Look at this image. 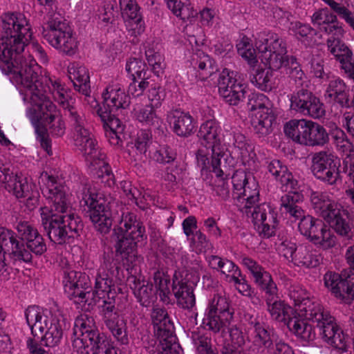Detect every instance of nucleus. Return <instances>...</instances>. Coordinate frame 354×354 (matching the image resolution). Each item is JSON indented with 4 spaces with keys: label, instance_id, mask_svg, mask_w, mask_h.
<instances>
[{
    "label": "nucleus",
    "instance_id": "49530a36",
    "mask_svg": "<svg viewBox=\"0 0 354 354\" xmlns=\"http://www.w3.org/2000/svg\"><path fill=\"white\" fill-rule=\"evenodd\" d=\"M53 97L63 107L65 111V115L68 118V122L83 115L77 111L74 105L75 99L70 95L65 85Z\"/></svg>",
    "mask_w": 354,
    "mask_h": 354
},
{
    "label": "nucleus",
    "instance_id": "b1692460",
    "mask_svg": "<svg viewBox=\"0 0 354 354\" xmlns=\"http://www.w3.org/2000/svg\"><path fill=\"white\" fill-rule=\"evenodd\" d=\"M312 172L319 180L328 185H336L340 181V174L335 156L326 151H320L312 155Z\"/></svg>",
    "mask_w": 354,
    "mask_h": 354
},
{
    "label": "nucleus",
    "instance_id": "338daca9",
    "mask_svg": "<svg viewBox=\"0 0 354 354\" xmlns=\"http://www.w3.org/2000/svg\"><path fill=\"white\" fill-rule=\"evenodd\" d=\"M106 159L101 160L100 163L89 167L99 166V169L97 171V175L99 178L102 179V183H104L106 186L111 187L115 185V178L112 172L111 166L105 161Z\"/></svg>",
    "mask_w": 354,
    "mask_h": 354
},
{
    "label": "nucleus",
    "instance_id": "603ef678",
    "mask_svg": "<svg viewBox=\"0 0 354 354\" xmlns=\"http://www.w3.org/2000/svg\"><path fill=\"white\" fill-rule=\"evenodd\" d=\"M273 70L268 66V69L257 71L256 74L251 77V82L263 91H271L274 85Z\"/></svg>",
    "mask_w": 354,
    "mask_h": 354
},
{
    "label": "nucleus",
    "instance_id": "473e14b6",
    "mask_svg": "<svg viewBox=\"0 0 354 354\" xmlns=\"http://www.w3.org/2000/svg\"><path fill=\"white\" fill-rule=\"evenodd\" d=\"M324 97L328 103H336L341 107L350 106L347 86L339 77H333L329 80Z\"/></svg>",
    "mask_w": 354,
    "mask_h": 354
},
{
    "label": "nucleus",
    "instance_id": "423d86ee",
    "mask_svg": "<svg viewBox=\"0 0 354 354\" xmlns=\"http://www.w3.org/2000/svg\"><path fill=\"white\" fill-rule=\"evenodd\" d=\"M41 222L49 239L62 245L80 236L83 230L81 218L75 214H49V209L41 207Z\"/></svg>",
    "mask_w": 354,
    "mask_h": 354
},
{
    "label": "nucleus",
    "instance_id": "8fccbe9b",
    "mask_svg": "<svg viewBox=\"0 0 354 354\" xmlns=\"http://www.w3.org/2000/svg\"><path fill=\"white\" fill-rule=\"evenodd\" d=\"M154 108L151 105L138 106L133 109L134 117L145 125L157 128L160 124V119L157 116Z\"/></svg>",
    "mask_w": 354,
    "mask_h": 354
},
{
    "label": "nucleus",
    "instance_id": "0e129e2a",
    "mask_svg": "<svg viewBox=\"0 0 354 354\" xmlns=\"http://www.w3.org/2000/svg\"><path fill=\"white\" fill-rule=\"evenodd\" d=\"M190 246L197 253L206 252L212 245L207 236L201 230H197L190 239Z\"/></svg>",
    "mask_w": 354,
    "mask_h": 354
},
{
    "label": "nucleus",
    "instance_id": "c756f323",
    "mask_svg": "<svg viewBox=\"0 0 354 354\" xmlns=\"http://www.w3.org/2000/svg\"><path fill=\"white\" fill-rule=\"evenodd\" d=\"M168 120L174 133L180 137L187 138L195 131L194 118L189 113L179 109L172 110L168 114Z\"/></svg>",
    "mask_w": 354,
    "mask_h": 354
},
{
    "label": "nucleus",
    "instance_id": "69168bd1",
    "mask_svg": "<svg viewBox=\"0 0 354 354\" xmlns=\"http://www.w3.org/2000/svg\"><path fill=\"white\" fill-rule=\"evenodd\" d=\"M288 28L299 39H307L316 34L315 30L309 24H302L299 21H290Z\"/></svg>",
    "mask_w": 354,
    "mask_h": 354
},
{
    "label": "nucleus",
    "instance_id": "f03ea898",
    "mask_svg": "<svg viewBox=\"0 0 354 354\" xmlns=\"http://www.w3.org/2000/svg\"><path fill=\"white\" fill-rule=\"evenodd\" d=\"M20 93L24 102L32 107L28 109L27 116L35 127L36 139L48 155H52L51 140L48 129L39 124L40 120L48 126L52 136L61 137L65 133L66 127L55 104L47 97L46 90L39 79L29 78L19 82Z\"/></svg>",
    "mask_w": 354,
    "mask_h": 354
},
{
    "label": "nucleus",
    "instance_id": "37998d69",
    "mask_svg": "<svg viewBox=\"0 0 354 354\" xmlns=\"http://www.w3.org/2000/svg\"><path fill=\"white\" fill-rule=\"evenodd\" d=\"M282 66L285 68L286 73L295 82L297 89L308 87L309 82L307 77L295 57L286 56V59L283 62Z\"/></svg>",
    "mask_w": 354,
    "mask_h": 354
},
{
    "label": "nucleus",
    "instance_id": "13d9d810",
    "mask_svg": "<svg viewBox=\"0 0 354 354\" xmlns=\"http://www.w3.org/2000/svg\"><path fill=\"white\" fill-rule=\"evenodd\" d=\"M151 143V134L148 131L141 130L137 135L132 150L136 151L137 159L142 160Z\"/></svg>",
    "mask_w": 354,
    "mask_h": 354
},
{
    "label": "nucleus",
    "instance_id": "7c9ffc66",
    "mask_svg": "<svg viewBox=\"0 0 354 354\" xmlns=\"http://www.w3.org/2000/svg\"><path fill=\"white\" fill-rule=\"evenodd\" d=\"M118 223V226L113 230L117 233L127 234V236H133L136 239L147 238L145 228L137 219L135 214L129 211L123 212Z\"/></svg>",
    "mask_w": 354,
    "mask_h": 354
},
{
    "label": "nucleus",
    "instance_id": "dca6fc26",
    "mask_svg": "<svg viewBox=\"0 0 354 354\" xmlns=\"http://www.w3.org/2000/svg\"><path fill=\"white\" fill-rule=\"evenodd\" d=\"M269 100L263 93H253L248 96V108L254 111L252 118V125L259 137L265 136L272 131L275 116L268 107Z\"/></svg>",
    "mask_w": 354,
    "mask_h": 354
},
{
    "label": "nucleus",
    "instance_id": "393cba45",
    "mask_svg": "<svg viewBox=\"0 0 354 354\" xmlns=\"http://www.w3.org/2000/svg\"><path fill=\"white\" fill-rule=\"evenodd\" d=\"M264 40L265 43L258 47L262 62L271 68H280L286 56L285 42L274 32H268Z\"/></svg>",
    "mask_w": 354,
    "mask_h": 354
},
{
    "label": "nucleus",
    "instance_id": "0eeeda50",
    "mask_svg": "<svg viewBox=\"0 0 354 354\" xmlns=\"http://www.w3.org/2000/svg\"><path fill=\"white\" fill-rule=\"evenodd\" d=\"M43 27L44 38L55 48L66 55H73L78 49V41L62 15L49 12Z\"/></svg>",
    "mask_w": 354,
    "mask_h": 354
},
{
    "label": "nucleus",
    "instance_id": "3c124183",
    "mask_svg": "<svg viewBox=\"0 0 354 354\" xmlns=\"http://www.w3.org/2000/svg\"><path fill=\"white\" fill-rule=\"evenodd\" d=\"M167 5L174 15L183 21L189 20L197 15V12L191 6L189 0H169Z\"/></svg>",
    "mask_w": 354,
    "mask_h": 354
},
{
    "label": "nucleus",
    "instance_id": "4be33fe9",
    "mask_svg": "<svg viewBox=\"0 0 354 354\" xmlns=\"http://www.w3.org/2000/svg\"><path fill=\"white\" fill-rule=\"evenodd\" d=\"M198 279V275H192L188 272L174 273L172 279V291L179 307L189 310L195 306L194 289Z\"/></svg>",
    "mask_w": 354,
    "mask_h": 354
},
{
    "label": "nucleus",
    "instance_id": "58836bf2",
    "mask_svg": "<svg viewBox=\"0 0 354 354\" xmlns=\"http://www.w3.org/2000/svg\"><path fill=\"white\" fill-rule=\"evenodd\" d=\"M2 181L5 183V188L17 198H25L33 189L34 185L29 184L26 178L17 174H6Z\"/></svg>",
    "mask_w": 354,
    "mask_h": 354
},
{
    "label": "nucleus",
    "instance_id": "4d7b16f0",
    "mask_svg": "<svg viewBox=\"0 0 354 354\" xmlns=\"http://www.w3.org/2000/svg\"><path fill=\"white\" fill-rule=\"evenodd\" d=\"M153 281L159 291V296L165 304H169L171 291L169 288L170 279L164 272L156 270L153 273Z\"/></svg>",
    "mask_w": 354,
    "mask_h": 354
},
{
    "label": "nucleus",
    "instance_id": "f8f14e48",
    "mask_svg": "<svg viewBox=\"0 0 354 354\" xmlns=\"http://www.w3.org/2000/svg\"><path fill=\"white\" fill-rule=\"evenodd\" d=\"M283 131L295 142L308 147H323L329 142V135L321 124L305 119L290 120Z\"/></svg>",
    "mask_w": 354,
    "mask_h": 354
},
{
    "label": "nucleus",
    "instance_id": "20e7f679",
    "mask_svg": "<svg viewBox=\"0 0 354 354\" xmlns=\"http://www.w3.org/2000/svg\"><path fill=\"white\" fill-rule=\"evenodd\" d=\"M121 270L120 266L113 257L112 252H104L103 261L95 277L93 292L86 291L80 281L77 279V275H79V278L82 277L81 272L70 270L64 272L63 279L64 292L70 300L82 308H85L86 304L88 306H92L93 305V297L94 295L100 298L101 296L105 295L116 293L115 286L118 281L122 280Z\"/></svg>",
    "mask_w": 354,
    "mask_h": 354
},
{
    "label": "nucleus",
    "instance_id": "a211bd4d",
    "mask_svg": "<svg viewBox=\"0 0 354 354\" xmlns=\"http://www.w3.org/2000/svg\"><path fill=\"white\" fill-rule=\"evenodd\" d=\"M101 296L102 304L100 313L104 325L111 332L114 338L122 345L129 344L127 326L124 319L120 317V314L115 307L116 293Z\"/></svg>",
    "mask_w": 354,
    "mask_h": 354
},
{
    "label": "nucleus",
    "instance_id": "a18cd8bd",
    "mask_svg": "<svg viewBox=\"0 0 354 354\" xmlns=\"http://www.w3.org/2000/svg\"><path fill=\"white\" fill-rule=\"evenodd\" d=\"M133 293L138 301L142 306H149L153 303L155 292L153 284L147 281L133 279Z\"/></svg>",
    "mask_w": 354,
    "mask_h": 354
},
{
    "label": "nucleus",
    "instance_id": "9d476101",
    "mask_svg": "<svg viewBox=\"0 0 354 354\" xmlns=\"http://www.w3.org/2000/svg\"><path fill=\"white\" fill-rule=\"evenodd\" d=\"M310 201L315 212L328 223L338 234L347 239L352 236L351 227L343 217L344 210L332 194L314 192L310 195Z\"/></svg>",
    "mask_w": 354,
    "mask_h": 354
},
{
    "label": "nucleus",
    "instance_id": "6e6d98bb",
    "mask_svg": "<svg viewBox=\"0 0 354 354\" xmlns=\"http://www.w3.org/2000/svg\"><path fill=\"white\" fill-rule=\"evenodd\" d=\"M196 64L198 68L196 77L202 81L207 80L218 71L215 62L207 55L203 54Z\"/></svg>",
    "mask_w": 354,
    "mask_h": 354
},
{
    "label": "nucleus",
    "instance_id": "4c0bfd02",
    "mask_svg": "<svg viewBox=\"0 0 354 354\" xmlns=\"http://www.w3.org/2000/svg\"><path fill=\"white\" fill-rule=\"evenodd\" d=\"M268 172L279 181L282 188L295 189L297 185V181L294 179L292 174L288 171L286 165L279 160H272L267 162Z\"/></svg>",
    "mask_w": 354,
    "mask_h": 354
},
{
    "label": "nucleus",
    "instance_id": "864d4df0",
    "mask_svg": "<svg viewBox=\"0 0 354 354\" xmlns=\"http://www.w3.org/2000/svg\"><path fill=\"white\" fill-rule=\"evenodd\" d=\"M332 138L337 149L346 157L354 156V145L347 138L346 133L339 128L332 132Z\"/></svg>",
    "mask_w": 354,
    "mask_h": 354
},
{
    "label": "nucleus",
    "instance_id": "2eb2a0df",
    "mask_svg": "<svg viewBox=\"0 0 354 354\" xmlns=\"http://www.w3.org/2000/svg\"><path fill=\"white\" fill-rule=\"evenodd\" d=\"M39 183L43 195L52 203L49 214H73L65 187L57 178L47 172H42L39 178Z\"/></svg>",
    "mask_w": 354,
    "mask_h": 354
},
{
    "label": "nucleus",
    "instance_id": "c9c22d12",
    "mask_svg": "<svg viewBox=\"0 0 354 354\" xmlns=\"http://www.w3.org/2000/svg\"><path fill=\"white\" fill-rule=\"evenodd\" d=\"M289 297L293 300L295 305L298 306L299 317H304L310 321L308 310L316 305L323 306L317 302H313L309 299V294L300 286L293 285L289 288Z\"/></svg>",
    "mask_w": 354,
    "mask_h": 354
},
{
    "label": "nucleus",
    "instance_id": "6e6552de",
    "mask_svg": "<svg viewBox=\"0 0 354 354\" xmlns=\"http://www.w3.org/2000/svg\"><path fill=\"white\" fill-rule=\"evenodd\" d=\"M80 206L87 207L95 228L101 234H107L112 226V214L109 203L95 193L91 185L82 184L77 192Z\"/></svg>",
    "mask_w": 354,
    "mask_h": 354
},
{
    "label": "nucleus",
    "instance_id": "f704fd0d",
    "mask_svg": "<svg viewBox=\"0 0 354 354\" xmlns=\"http://www.w3.org/2000/svg\"><path fill=\"white\" fill-rule=\"evenodd\" d=\"M104 105L109 108L126 109L130 104V97L122 89L119 84H111L106 86L102 93Z\"/></svg>",
    "mask_w": 354,
    "mask_h": 354
},
{
    "label": "nucleus",
    "instance_id": "412c9836",
    "mask_svg": "<svg viewBox=\"0 0 354 354\" xmlns=\"http://www.w3.org/2000/svg\"><path fill=\"white\" fill-rule=\"evenodd\" d=\"M6 248H11L10 258L14 261L17 260H28L30 258L29 252H26L21 244L15 232L0 226V277L6 279L8 278L9 266L5 262Z\"/></svg>",
    "mask_w": 354,
    "mask_h": 354
},
{
    "label": "nucleus",
    "instance_id": "bf43d9fd",
    "mask_svg": "<svg viewBox=\"0 0 354 354\" xmlns=\"http://www.w3.org/2000/svg\"><path fill=\"white\" fill-rule=\"evenodd\" d=\"M180 263L185 270L182 272L176 271L175 273L188 272L192 275H198V272L202 270L203 266L201 261L198 260L194 255H190L185 252H180Z\"/></svg>",
    "mask_w": 354,
    "mask_h": 354
},
{
    "label": "nucleus",
    "instance_id": "de8ad7c7",
    "mask_svg": "<svg viewBox=\"0 0 354 354\" xmlns=\"http://www.w3.org/2000/svg\"><path fill=\"white\" fill-rule=\"evenodd\" d=\"M190 337L198 354H217L212 347L210 336L204 330L196 328L192 330Z\"/></svg>",
    "mask_w": 354,
    "mask_h": 354
},
{
    "label": "nucleus",
    "instance_id": "bb28decb",
    "mask_svg": "<svg viewBox=\"0 0 354 354\" xmlns=\"http://www.w3.org/2000/svg\"><path fill=\"white\" fill-rule=\"evenodd\" d=\"M234 73L224 68L218 80L220 95L230 105H237L243 100L245 94V85L238 80Z\"/></svg>",
    "mask_w": 354,
    "mask_h": 354
},
{
    "label": "nucleus",
    "instance_id": "052dcab7",
    "mask_svg": "<svg viewBox=\"0 0 354 354\" xmlns=\"http://www.w3.org/2000/svg\"><path fill=\"white\" fill-rule=\"evenodd\" d=\"M237 51L240 56L245 59L250 66H254L257 62L256 50L248 38L243 37L236 44Z\"/></svg>",
    "mask_w": 354,
    "mask_h": 354
},
{
    "label": "nucleus",
    "instance_id": "c03bdc74",
    "mask_svg": "<svg viewBox=\"0 0 354 354\" xmlns=\"http://www.w3.org/2000/svg\"><path fill=\"white\" fill-rule=\"evenodd\" d=\"M233 318V313H224L223 315L216 313V311L206 310L203 319L204 328H207L214 333H218L227 327Z\"/></svg>",
    "mask_w": 354,
    "mask_h": 354
},
{
    "label": "nucleus",
    "instance_id": "09e8293b",
    "mask_svg": "<svg viewBox=\"0 0 354 354\" xmlns=\"http://www.w3.org/2000/svg\"><path fill=\"white\" fill-rule=\"evenodd\" d=\"M265 301L267 310L273 319L279 322L287 323V317L289 315L290 311H292V309L279 299V296Z\"/></svg>",
    "mask_w": 354,
    "mask_h": 354
},
{
    "label": "nucleus",
    "instance_id": "72a5a7b5",
    "mask_svg": "<svg viewBox=\"0 0 354 354\" xmlns=\"http://www.w3.org/2000/svg\"><path fill=\"white\" fill-rule=\"evenodd\" d=\"M285 191L287 193L284 194L280 199V210L282 214L289 215L297 220L303 216L304 212L300 206L303 201V195L291 189Z\"/></svg>",
    "mask_w": 354,
    "mask_h": 354
},
{
    "label": "nucleus",
    "instance_id": "6ab92c4d",
    "mask_svg": "<svg viewBox=\"0 0 354 354\" xmlns=\"http://www.w3.org/2000/svg\"><path fill=\"white\" fill-rule=\"evenodd\" d=\"M244 319L250 326V328L253 329V340L248 349V353L264 354L266 349L270 351L279 336L257 315L246 313Z\"/></svg>",
    "mask_w": 354,
    "mask_h": 354
},
{
    "label": "nucleus",
    "instance_id": "79ce46f5",
    "mask_svg": "<svg viewBox=\"0 0 354 354\" xmlns=\"http://www.w3.org/2000/svg\"><path fill=\"white\" fill-rule=\"evenodd\" d=\"M304 319L297 316L290 317L286 323L289 330L304 342H309L315 339V332L312 325Z\"/></svg>",
    "mask_w": 354,
    "mask_h": 354
},
{
    "label": "nucleus",
    "instance_id": "774afa93",
    "mask_svg": "<svg viewBox=\"0 0 354 354\" xmlns=\"http://www.w3.org/2000/svg\"><path fill=\"white\" fill-rule=\"evenodd\" d=\"M207 310L216 311V313L220 315H223L224 313H233L230 310L228 299L220 294H215L214 295Z\"/></svg>",
    "mask_w": 354,
    "mask_h": 354
},
{
    "label": "nucleus",
    "instance_id": "5701e85b",
    "mask_svg": "<svg viewBox=\"0 0 354 354\" xmlns=\"http://www.w3.org/2000/svg\"><path fill=\"white\" fill-rule=\"evenodd\" d=\"M242 263L252 276L253 281L263 294L265 301L279 296L277 285L268 271L248 257L242 259Z\"/></svg>",
    "mask_w": 354,
    "mask_h": 354
},
{
    "label": "nucleus",
    "instance_id": "2f4dec72",
    "mask_svg": "<svg viewBox=\"0 0 354 354\" xmlns=\"http://www.w3.org/2000/svg\"><path fill=\"white\" fill-rule=\"evenodd\" d=\"M330 35L327 39L328 51L339 62L344 71H349L352 68L351 62L354 60L351 50L341 40L343 36Z\"/></svg>",
    "mask_w": 354,
    "mask_h": 354
},
{
    "label": "nucleus",
    "instance_id": "7ed1b4c3",
    "mask_svg": "<svg viewBox=\"0 0 354 354\" xmlns=\"http://www.w3.org/2000/svg\"><path fill=\"white\" fill-rule=\"evenodd\" d=\"M232 183V196L236 205L242 212L251 216L259 235L263 238L274 236L278 223L277 214L267 203L256 205L259 200L258 185L254 180L249 181L243 170L233 174Z\"/></svg>",
    "mask_w": 354,
    "mask_h": 354
},
{
    "label": "nucleus",
    "instance_id": "e433bc0d",
    "mask_svg": "<svg viewBox=\"0 0 354 354\" xmlns=\"http://www.w3.org/2000/svg\"><path fill=\"white\" fill-rule=\"evenodd\" d=\"M151 317L154 328L155 335L158 339L174 333V326L168 316L167 310L161 308L153 309Z\"/></svg>",
    "mask_w": 354,
    "mask_h": 354
},
{
    "label": "nucleus",
    "instance_id": "c85d7f7f",
    "mask_svg": "<svg viewBox=\"0 0 354 354\" xmlns=\"http://www.w3.org/2000/svg\"><path fill=\"white\" fill-rule=\"evenodd\" d=\"M311 22L321 32L328 35L343 36L344 34L337 15L330 12L327 8L316 10L311 17Z\"/></svg>",
    "mask_w": 354,
    "mask_h": 354
},
{
    "label": "nucleus",
    "instance_id": "e2e57ef3",
    "mask_svg": "<svg viewBox=\"0 0 354 354\" xmlns=\"http://www.w3.org/2000/svg\"><path fill=\"white\" fill-rule=\"evenodd\" d=\"M126 71L132 76V80L147 79L146 66L140 59L130 58L126 64Z\"/></svg>",
    "mask_w": 354,
    "mask_h": 354
},
{
    "label": "nucleus",
    "instance_id": "aec40b11",
    "mask_svg": "<svg viewBox=\"0 0 354 354\" xmlns=\"http://www.w3.org/2000/svg\"><path fill=\"white\" fill-rule=\"evenodd\" d=\"M290 100L291 110L304 116L319 119L325 115L323 103L308 87L297 89Z\"/></svg>",
    "mask_w": 354,
    "mask_h": 354
},
{
    "label": "nucleus",
    "instance_id": "ea45409f",
    "mask_svg": "<svg viewBox=\"0 0 354 354\" xmlns=\"http://www.w3.org/2000/svg\"><path fill=\"white\" fill-rule=\"evenodd\" d=\"M70 80L73 82L77 91L87 92L90 86V76L88 70L82 64L73 62L68 66Z\"/></svg>",
    "mask_w": 354,
    "mask_h": 354
},
{
    "label": "nucleus",
    "instance_id": "cd10ccee",
    "mask_svg": "<svg viewBox=\"0 0 354 354\" xmlns=\"http://www.w3.org/2000/svg\"><path fill=\"white\" fill-rule=\"evenodd\" d=\"M354 278L351 276L342 277L341 274L328 271L323 277L324 286L336 299L345 304H350L354 299V290L351 283Z\"/></svg>",
    "mask_w": 354,
    "mask_h": 354
},
{
    "label": "nucleus",
    "instance_id": "a19ab883",
    "mask_svg": "<svg viewBox=\"0 0 354 354\" xmlns=\"http://www.w3.org/2000/svg\"><path fill=\"white\" fill-rule=\"evenodd\" d=\"M322 261L320 254L310 245H300L295 254L294 264L305 268H315Z\"/></svg>",
    "mask_w": 354,
    "mask_h": 354
},
{
    "label": "nucleus",
    "instance_id": "f3484780",
    "mask_svg": "<svg viewBox=\"0 0 354 354\" xmlns=\"http://www.w3.org/2000/svg\"><path fill=\"white\" fill-rule=\"evenodd\" d=\"M299 219L300 220L298 224L299 232L310 242L324 250L335 245V236L322 220L310 215L305 216L304 214Z\"/></svg>",
    "mask_w": 354,
    "mask_h": 354
},
{
    "label": "nucleus",
    "instance_id": "4468645a",
    "mask_svg": "<svg viewBox=\"0 0 354 354\" xmlns=\"http://www.w3.org/2000/svg\"><path fill=\"white\" fill-rule=\"evenodd\" d=\"M221 129L214 120H207L203 123L198 131V137L203 147L211 148L212 171L218 176L227 173L225 153L221 150Z\"/></svg>",
    "mask_w": 354,
    "mask_h": 354
},
{
    "label": "nucleus",
    "instance_id": "1a4fd4ad",
    "mask_svg": "<svg viewBox=\"0 0 354 354\" xmlns=\"http://www.w3.org/2000/svg\"><path fill=\"white\" fill-rule=\"evenodd\" d=\"M73 348L80 354H91V351L95 353L104 348L109 341L104 334L97 330L93 316L82 313L75 320Z\"/></svg>",
    "mask_w": 354,
    "mask_h": 354
},
{
    "label": "nucleus",
    "instance_id": "5fc2aeb1",
    "mask_svg": "<svg viewBox=\"0 0 354 354\" xmlns=\"http://www.w3.org/2000/svg\"><path fill=\"white\" fill-rule=\"evenodd\" d=\"M21 244L24 246V250L29 252V256L30 258L28 260H17V261L30 263L32 259V253L35 255L40 256L44 254L46 250V245L44 242V240L42 236L38 233L34 237L28 240L25 243H21Z\"/></svg>",
    "mask_w": 354,
    "mask_h": 354
},
{
    "label": "nucleus",
    "instance_id": "39448f33",
    "mask_svg": "<svg viewBox=\"0 0 354 354\" xmlns=\"http://www.w3.org/2000/svg\"><path fill=\"white\" fill-rule=\"evenodd\" d=\"M26 322L31 330L32 337H29L26 345L31 354H42L41 345L55 346L63 335V330L58 320H53L48 326V317L36 306H29L25 311Z\"/></svg>",
    "mask_w": 354,
    "mask_h": 354
},
{
    "label": "nucleus",
    "instance_id": "9b49d317",
    "mask_svg": "<svg viewBox=\"0 0 354 354\" xmlns=\"http://www.w3.org/2000/svg\"><path fill=\"white\" fill-rule=\"evenodd\" d=\"M312 308L308 310V317L319 329L322 339L335 348L346 352L349 338L337 326L335 318L324 306L316 305Z\"/></svg>",
    "mask_w": 354,
    "mask_h": 354
},
{
    "label": "nucleus",
    "instance_id": "a878e982",
    "mask_svg": "<svg viewBox=\"0 0 354 354\" xmlns=\"http://www.w3.org/2000/svg\"><path fill=\"white\" fill-rule=\"evenodd\" d=\"M111 239L114 243L115 255L122 259L123 265L131 274L140 259L138 255L137 243L143 239H136L133 236H127V234L121 232L117 233L114 230Z\"/></svg>",
    "mask_w": 354,
    "mask_h": 354
},
{
    "label": "nucleus",
    "instance_id": "f257e3e1",
    "mask_svg": "<svg viewBox=\"0 0 354 354\" xmlns=\"http://www.w3.org/2000/svg\"><path fill=\"white\" fill-rule=\"evenodd\" d=\"M2 29L5 35L0 38V68L12 75L16 84L29 78L37 77L38 65L30 55L22 53L26 43L31 39L30 25L21 13H5L1 16Z\"/></svg>",
    "mask_w": 354,
    "mask_h": 354
},
{
    "label": "nucleus",
    "instance_id": "ddd939ff",
    "mask_svg": "<svg viewBox=\"0 0 354 354\" xmlns=\"http://www.w3.org/2000/svg\"><path fill=\"white\" fill-rule=\"evenodd\" d=\"M69 124L74 145L81 152L88 165L98 164L106 159V154L87 128L84 115L69 121Z\"/></svg>",
    "mask_w": 354,
    "mask_h": 354
},
{
    "label": "nucleus",
    "instance_id": "680f3d73",
    "mask_svg": "<svg viewBox=\"0 0 354 354\" xmlns=\"http://www.w3.org/2000/svg\"><path fill=\"white\" fill-rule=\"evenodd\" d=\"M158 339L159 346L161 347L162 354H183V349L176 342V337L174 333Z\"/></svg>",
    "mask_w": 354,
    "mask_h": 354
}]
</instances>
